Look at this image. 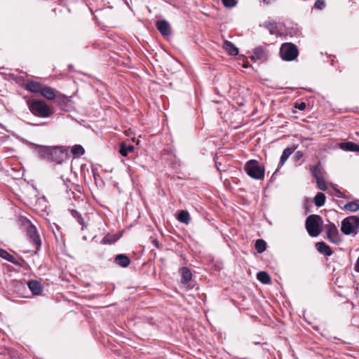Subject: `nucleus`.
I'll return each mask as SVG.
<instances>
[{
    "mask_svg": "<svg viewBox=\"0 0 359 359\" xmlns=\"http://www.w3.org/2000/svg\"><path fill=\"white\" fill-rule=\"evenodd\" d=\"M36 150L40 158L57 164H61L68 156V150L64 147L38 145Z\"/></svg>",
    "mask_w": 359,
    "mask_h": 359,
    "instance_id": "1",
    "label": "nucleus"
},
{
    "mask_svg": "<svg viewBox=\"0 0 359 359\" xmlns=\"http://www.w3.org/2000/svg\"><path fill=\"white\" fill-rule=\"evenodd\" d=\"M27 105L30 111L38 117L48 118L53 113L50 107L42 100H29Z\"/></svg>",
    "mask_w": 359,
    "mask_h": 359,
    "instance_id": "2",
    "label": "nucleus"
},
{
    "mask_svg": "<svg viewBox=\"0 0 359 359\" xmlns=\"http://www.w3.org/2000/svg\"><path fill=\"white\" fill-rule=\"evenodd\" d=\"M244 170L250 177L255 180H263L264 177V168L257 160L252 159L247 161Z\"/></svg>",
    "mask_w": 359,
    "mask_h": 359,
    "instance_id": "3",
    "label": "nucleus"
},
{
    "mask_svg": "<svg viewBox=\"0 0 359 359\" xmlns=\"http://www.w3.org/2000/svg\"><path fill=\"white\" fill-rule=\"evenodd\" d=\"M341 231L345 235H356L359 231V217L350 216L344 219Z\"/></svg>",
    "mask_w": 359,
    "mask_h": 359,
    "instance_id": "4",
    "label": "nucleus"
},
{
    "mask_svg": "<svg viewBox=\"0 0 359 359\" xmlns=\"http://www.w3.org/2000/svg\"><path fill=\"white\" fill-rule=\"evenodd\" d=\"M323 220L318 215H311L306 220V229L309 234L312 237H316L321 233L320 225Z\"/></svg>",
    "mask_w": 359,
    "mask_h": 359,
    "instance_id": "5",
    "label": "nucleus"
},
{
    "mask_svg": "<svg viewBox=\"0 0 359 359\" xmlns=\"http://www.w3.org/2000/svg\"><path fill=\"white\" fill-rule=\"evenodd\" d=\"M281 58L285 61H292L298 55V50L295 45L290 43L282 44L280 48Z\"/></svg>",
    "mask_w": 359,
    "mask_h": 359,
    "instance_id": "6",
    "label": "nucleus"
},
{
    "mask_svg": "<svg viewBox=\"0 0 359 359\" xmlns=\"http://www.w3.org/2000/svg\"><path fill=\"white\" fill-rule=\"evenodd\" d=\"M325 228L326 230L327 239L330 242L334 244H339L341 241L339 234L338 229L334 224L329 222L328 224L325 225Z\"/></svg>",
    "mask_w": 359,
    "mask_h": 359,
    "instance_id": "7",
    "label": "nucleus"
},
{
    "mask_svg": "<svg viewBox=\"0 0 359 359\" xmlns=\"http://www.w3.org/2000/svg\"><path fill=\"white\" fill-rule=\"evenodd\" d=\"M27 234L30 241L34 245L36 250H39L41 247V242L35 226L30 224L27 228Z\"/></svg>",
    "mask_w": 359,
    "mask_h": 359,
    "instance_id": "8",
    "label": "nucleus"
},
{
    "mask_svg": "<svg viewBox=\"0 0 359 359\" xmlns=\"http://www.w3.org/2000/svg\"><path fill=\"white\" fill-rule=\"evenodd\" d=\"M251 58L254 62H263L267 59L266 50L261 46L255 48L253 50Z\"/></svg>",
    "mask_w": 359,
    "mask_h": 359,
    "instance_id": "9",
    "label": "nucleus"
},
{
    "mask_svg": "<svg viewBox=\"0 0 359 359\" xmlns=\"http://www.w3.org/2000/svg\"><path fill=\"white\" fill-rule=\"evenodd\" d=\"M156 27L163 36L170 34V24L165 20H159L156 22Z\"/></svg>",
    "mask_w": 359,
    "mask_h": 359,
    "instance_id": "10",
    "label": "nucleus"
},
{
    "mask_svg": "<svg viewBox=\"0 0 359 359\" xmlns=\"http://www.w3.org/2000/svg\"><path fill=\"white\" fill-rule=\"evenodd\" d=\"M29 289L35 295H39L42 292L43 287L40 282L34 280H29L27 283Z\"/></svg>",
    "mask_w": 359,
    "mask_h": 359,
    "instance_id": "11",
    "label": "nucleus"
},
{
    "mask_svg": "<svg viewBox=\"0 0 359 359\" xmlns=\"http://www.w3.org/2000/svg\"><path fill=\"white\" fill-rule=\"evenodd\" d=\"M180 272L181 273V283L184 284L187 283L191 280L192 273L188 267L183 266L180 269Z\"/></svg>",
    "mask_w": 359,
    "mask_h": 359,
    "instance_id": "12",
    "label": "nucleus"
},
{
    "mask_svg": "<svg viewBox=\"0 0 359 359\" xmlns=\"http://www.w3.org/2000/svg\"><path fill=\"white\" fill-rule=\"evenodd\" d=\"M40 93L42 96L50 100H54L55 97V90L49 86L43 85Z\"/></svg>",
    "mask_w": 359,
    "mask_h": 359,
    "instance_id": "13",
    "label": "nucleus"
},
{
    "mask_svg": "<svg viewBox=\"0 0 359 359\" xmlns=\"http://www.w3.org/2000/svg\"><path fill=\"white\" fill-rule=\"evenodd\" d=\"M316 248L319 252L325 254L327 256H330L333 253L330 247L324 242L317 243L316 244Z\"/></svg>",
    "mask_w": 359,
    "mask_h": 359,
    "instance_id": "14",
    "label": "nucleus"
},
{
    "mask_svg": "<svg viewBox=\"0 0 359 359\" xmlns=\"http://www.w3.org/2000/svg\"><path fill=\"white\" fill-rule=\"evenodd\" d=\"M114 262L121 267H127L130 263V259L128 256L123 254H120L116 256Z\"/></svg>",
    "mask_w": 359,
    "mask_h": 359,
    "instance_id": "15",
    "label": "nucleus"
},
{
    "mask_svg": "<svg viewBox=\"0 0 359 359\" xmlns=\"http://www.w3.org/2000/svg\"><path fill=\"white\" fill-rule=\"evenodd\" d=\"M43 85L34 81H28L26 84V89L32 93H40Z\"/></svg>",
    "mask_w": 359,
    "mask_h": 359,
    "instance_id": "16",
    "label": "nucleus"
},
{
    "mask_svg": "<svg viewBox=\"0 0 359 359\" xmlns=\"http://www.w3.org/2000/svg\"><path fill=\"white\" fill-rule=\"evenodd\" d=\"M339 147L344 151H359V144L352 142H341Z\"/></svg>",
    "mask_w": 359,
    "mask_h": 359,
    "instance_id": "17",
    "label": "nucleus"
},
{
    "mask_svg": "<svg viewBox=\"0 0 359 359\" xmlns=\"http://www.w3.org/2000/svg\"><path fill=\"white\" fill-rule=\"evenodd\" d=\"M223 48L231 55H236L238 53V48L233 43L227 40L224 41Z\"/></svg>",
    "mask_w": 359,
    "mask_h": 359,
    "instance_id": "18",
    "label": "nucleus"
},
{
    "mask_svg": "<svg viewBox=\"0 0 359 359\" xmlns=\"http://www.w3.org/2000/svg\"><path fill=\"white\" fill-rule=\"evenodd\" d=\"M134 150V146L132 144H127L125 142H122L120 145L119 153L123 156H128L129 153L133 152Z\"/></svg>",
    "mask_w": 359,
    "mask_h": 359,
    "instance_id": "19",
    "label": "nucleus"
},
{
    "mask_svg": "<svg viewBox=\"0 0 359 359\" xmlns=\"http://www.w3.org/2000/svg\"><path fill=\"white\" fill-rule=\"evenodd\" d=\"M0 257L15 265H19V262L17 259L4 249H0Z\"/></svg>",
    "mask_w": 359,
    "mask_h": 359,
    "instance_id": "20",
    "label": "nucleus"
},
{
    "mask_svg": "<svg viewBox=\"0 0 359 359\" xmlns=\"http://www.w3.org/2000/svg\"><path fill=\"white\" fill-rule=\"evenodd\" d=\"M179 222L188 224L190 222V215L187 210H180L177 215Z\"/></svg>",
    "mask_w": 359,
    "mask_h": 359,
    "instance_id": "21",
    "label": "nucleus"
},
{
    "mask_svg": "<svg viewBox=\"0 0 359 359\" xmlns=\"http://www.w3.org/2000/svg\"><path fill=\"white\" fill-rule=\"evenodd\" d=\"M120 238V236L117 235V234H107V236H105L102 241V244H112L114 243H115L116 241H118Z\"/></svg>",
    "mask_w": 359,
    "mask_h": 359,
    "instance_id": "22",
    "label": "nucleus"
},
{
    "mask_svg": "<svg viewBox=\"0 0 359 359\" xmlns=\"http://www.w3.org/2000/svg\"><path fill=\"white\" fill-rule=\"evenodd\" d=\"M257 278L264 284H268L271 282V278L269 275L264 271L258 272L257 274Z\"/></svg>",
    "mask_w": 359,
    "mask_h": 359,
    "instance_id": "23",
    "label": "nucleus"
},
{
    "mask_svg": "<svg viewBox=\"0 0 359 359\" xmlns=\"http://www.w3.org/2000/svg\"><path fill=\"white\" fill-rule=\"evenodd\" d=\"M293 152V150L289 147L285 148L280 158L279 164L282 166L285 163V161L287 160L289 156L292 154Z\"/></svg>",
    "mask_w": 359,
    "mask_h": 359,
    "instance_id": "24",
    "label": "nucleus"
},
{
    "mask_svg": "<svg viewBox=\"0 0 359 359\" xmlns=\"http://www.w3.org/2000/svg\"><path fill=\"white\" fill-rule=\"evenodd\" d=\"M325 196L321 192H318L314 197V203L317 207L323 206L325 203Z\"/></svg>",
    "mask_w": 359,
    "mask_h": 359,
    "instance_id": "25",
    "label": "nucleus"
},
{
    "mask_svg": "<svg viewBox=\"0 0 359 359\" xmlns=\"http://www.w3.org/2000/svg\"><path fill=\"white\" fill-rule=\"evenodd\" d=\"M71 212L72 216L76 219L79 224L82 226V229H83L84 227H86L87 225L86 224L83 218L78 211L72 210Z\"/></svg>",
    "mask_w": 359,
    "mask_h": 359,
    "instance_id": "26",
    "label": "nucleus"
},
{
    "mask_svg": "<svg viewBox=\"0 0 359 359\" xmlns=\"http://www.w3.org/2000/svg\"><path fill=\"white\" fill-rule=\"evenodd\" d=\"M264 27L269 31L271 34H273L277 29V23L275 21H266L264 22Z\"/></svg>",
    "mask_w": 359,
    "mask_h": 359,
    "instance_id": "27",
    "label": "nucleus"
},
{
    "mask_svg": "<svg viewBox=\"0 0 359 359\" xmlns=\"http://www.w3.org/2000/svg\"><path fill=\"white\" fill-rule=\"evenodd\" d=\"M344 209L350 212H356L359 210V204L356 202H348L344 205Z\"/></svg>",
    "mask_w": 359,
    "mask_h": 359,
    "instance_id": "28",
    "label": "nucleus"
},
{
    "mask_svg": "<svg viewBox=\"0 0 359 359\" xmlns=\"http://www.w3.org/2000/svg\"><path fill=\"white\" fill-rule=\"evenodd\" d=\"M266 242L262 239H258L255 243V248L259 253L263 252L266 250Z\"/></svg>",
    "mask_w": 359,
    "mask_h": 359,
    "instance_id": "29",
    "label": "nucleus"
},
{
    "mask_svg": "<svg viewBox=\"0 0 359 359\" xmlns=\"http://www.w3.org/2000/svg\"><path fill=\"white\" fill-rule=\"evenodd\" d=\"M72 152L74 155L81 156L84 154L85 150L82 146L76 144L72 147Z\"/></svg>",
    "mask_w": 359,
    "mask_h": 359,
    "instance_id": "30",
    "label": "nucleus"
},
{
    "mask_svg": "<svg viewBox=\"0 0 359 359\" xmlns=\"http://www.w3.org/2000/svg\"><path fill=\"white\" fill-rule=\"evenodd\" d=\"M318 187L323 191H325L327 189L325 181L323 179V177L318 178L316 180Z\"/></svg>",
    "mask_w": 359,
    "mask_h": 359,
    "instance_id": "31",
    "label": "nucleus"
},
{
    "mask_svg": "<svg viewBox=\"0 0 359 359\" xmlns=\"http://www.w3.org/2000/svg\"><path fill=\"white\" fill-rule=\"evenodd\" d=\"M313 175L316 180L323 177L320 168L316 165L312 170Z\"/></svg>",
    "mask_w": 359,
    "mask_h": 359,
    "instance_id": "32",
    "label": "nucleus"
},
{
    "mask_svg": "<svg viewBox=\"0 0 359 359\" xmlns=\"http://www.w3.org/2000/svg\"><path fill=\"white\" fill-rule=\"evenodd\" d=\"M222 4L226 8L234 7L237 4V0H222Z\"/></svg>",
    "mask_w": 359,
    "mask_h": 359,
    "instance_id": "33",
    "label": "nucleus"
},
{
    "mask_svg": "<svg viewBox=\"0 0 359 359\" xmlns=\"http://www.w3.org/2000/svg\"><path fill=\"white\" fill-rule=\"evenodd\" d=\"M325 7V1L323 0H316L314 4V8L317 9H323Z\"/></svg>",
    "mask_w": 359,
    "mask_h": 359,
    "instance_id": "34",
    "label": "nucleus"
},
{
    "mask_svg": "<svg viewBox=\"0 0 359 359\" xmlns=\"http://www.w3.org/2000/svg\"><path fill=\"white\" fill-rule=\"evenodd\" d=\"M303 156L302 151H298L294 154V158L297 161Z\"/></svg>",
    "mask_w": 359,
    "mask_h": 359,
    "instance_id": "35",
    "label": "nucleus"
},
{
    "mask_svg": "<svg viewBox=\"0 0 359 359\" xmlns=\"http://www.w3.org/2000/svg\"><path fill=\"white\" fill-rule=\"evenodd\" d=\"M296 108H298L299 110H304L306 108V104L304 102H301L300 104L296 105Z\"/></svg>",
    "mask_w": 359,
    "mask_h": 359,
    "instance_id": "36",
    "label": "nucleus"
},
{
    "mask_svg": "<svg viewBox=\"0 0 359 359\" xmlns=\"http://www.w3.org/2000/svg\"><path fill=\"white\" fill-rule=\"evenodd\" d=\"M355 270L357 271V272H359V257L358 258L357 261H356V263L355 264Z\"/></svg>",
    "mask_w": 359,
    "mask_h": 359,
    "instance_id": "37",
    "label": "nucleus"
},
{
    "mask_svg": "<svg viewBox=\"0 0 359 359\" xmlns=\"http://www.w3.org/2000/svg\"><path fill=\"white\" fill-rule=\"evenodd\" d=\"M275 0H263V2L266 4V5H269L271 3H272L273 1H274Z\"/></svg>",
    "mask_w": 359,
    "mask_h": 359,
    "instance_id": "38",
    "label": "nucleus"
},
{
    "mask_svg": "<svg viewBox=\"0 0 359 359\" xmlns=\"http://www.w3.org/2000/svg\"><path fill=\"white\" fill-rule=\"evenodd\" d=\"M243 67H245V68H248V65H243Z\"/></svg>",
    "mask_w": 359,
    "mask_h": 359,
    "instance_id": "39",
    "label": "nucleus"
}]
</instances>
